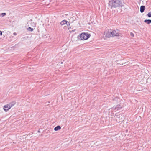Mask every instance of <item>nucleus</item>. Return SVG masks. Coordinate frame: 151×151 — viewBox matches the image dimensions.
I'll return each instance as SVG.
<instances>
[{
  "label": "nucleus",
  "mask_w": 151,
  "mask_h": 151,
  "mask_svg": "<svg viewBox=\"0 0 151 151\" xmlns=\"http://www.w3.org/2000/svg\"><path fill=\"white\" fill-rule=\"evenodd\" d=\"M105 36L107 38L111 37V29L106 30L104 32Z\"/></svg>",
  "instance_id": "39448f33"
},
{
  "label": "nucleus",
  "mask_w": 151,
  "mask_h": 151,
  "mask_svg": "<svg viewBox=\"0 0 151 151\" xmlns=\"http://www.w3.org/2000/svg\"><path fill=\"white\" fill-rule=\"evenodd\" d=\"M35 26H34V27H35L36 26V24H35Z\"/></svg>",
  "instance_id": "dca6fc26"
},
{
  "label": "nucleus",
  "mask_w": 151,
  "mask_h": 151,
  "mask_svg": "<svg viewBox=\"0 0 151 151\" xmlns=\"http://www.w3.org/2000/svg\"><path fill=\"white\" fill-rule=\"evenodd\" d=\"M111 37L115 36H119L120 35L119 31L118 30H115L111 29Z\"/></svg>",
  "instance_id": "20e7f679"
},
{
  "label": "nucleus",
  "mask_w": 151,
  "mask_h": 151,
  "mask_svg": "<svg viewBox=\"0 0 151 151\" xmlns=\"http://www.w3.org/2000/svg\"><path fill=\"white\" fill-rule=\"evenodd\" d=\"M145 9V6H141L140 8V11L141 13L143 12Z\"/></svg>",
  "instance_id": "0eeeda50"
},
{
  "label": "nucleus",
  "mask_w": 151,
  "mask_h": 151,
  "mask_svg": "<svg viewBox=\"0 0 151 151\" xmlns=\"http://www.w3.org/2000/svg\"><path fill=\"white\" fill-rule=\"evenodd\" d=\"M109 4L113 7H119L122 5L121 0H113L109 1Z\"/></svg>",
  "instance_id": "f257e3e1"
},
{
  "label": "nucleus",
  "mask_w": 151,
  "mask_h": 151,
  "mask_svg": "<svg viewBox=\"0 0 151 151\" xmlns=\"http://www.w3.org/2000/svg\"><path fill=\"white\" fill-rule=\"evenodd\" d=\"M130 35L131 36H132V37L134 36V35L132 33H131Z\"/></svg>",
  "instance_id": "ddd939ff"
},
{
  "label": "nucleus",
  "mask_w": 151,
  "mask_h": 151,
  "mask_svg": "<svg viewBox=\"0 0 151 151\" xmlns=\"http://www.w3.org/2000/svg\"><path fill=\"white\" fill-rule=\"evenodd\" d=\"M147 16L149 17H151V12L148 13L147 14Z\"/></svg>",
  "instance_id": "9b49d317"
},
{
  "label": "nucleus",
  "mask_w": 151,
  "mask_h": 151,
  "mask_svg": "<svg viewBox=\"0 0 151 151\" xmlns=\"http://www.w3.org/2000/svg\"><path fill=\"white\" fill-rule=\"evenodd\" d=\"M144 22L147 24H149L151 23V20H145L144 21Z\"/></svg>",
  "instance_id": "1a4fd4ad"
},
{
  "label": "nucleus",
  "mask_w": 151,
  "mask_h": 151,
  "mask_svg": "<svg viewBox=\"0 0 151 151\" xmlns=\"http://www.w3.org/2000/svg\"><path fill=\"white\" fill-rule=\"evenodd\" d=\"M13 35H14L15 36V35H17V33H16V32H14V33H13Z\"/></svg>",
  "instance_id": "4468645a"
},
{
  "label": "nucleus",
  "mask_w": 151,
  "mask_h": 151,
  "mask_svg": "<svg viewBox=\"0 0 151 151\" xmlns=\"http://www.w3.org/2000/svg\"><path fill=\"white\" fill-rule=\"evenodd\" d=\"M15 104V102H12L9 104H6L5 105L4 107V111L9 110L12 106H14Z\"/></svg>",
  "instance_id": "7ed1b4c3"
},
{
  "label": "nucleus",
  "mask_w": 151,
  "mask_h": 151,
  "mask_svg": "<svg viewBox=\"0 0 151 151\" xmlns=\"http://www.w3.org/2000/svg\"><path fill=\"white\" fill-rule=\"evenodd\" d=\"M90 35L88 33H82L80 35V37L82 40H85L90 37Z\"/></svg>",
  "instance_id": "f03ea898"
},
{
  "label": "nucleus",
  "mask_w": 151,
  "mask_h": 151,
  "mask_svg": "<svg viewBox=\"0 0 151 151\" xmlns=\"http://www.w3.org/2000/svg\"><path fill=\"white\" fill-rule=\"evenodd\" d=\"M60 24L61 25H63L65 24H66L68 26H69L70 28V23L65 20H63L61 22Z\"/></svg>",
  "instance_id": "423d86ee"
},
{
  "label": "nucleus",
  "mask_w": 151,
  "mask_h": 151,
  "mask_svg": "<svg viewBox=\"0 0 151 151\" xmlns=\"http://www.w3.org/2000/svg\"><path fill=\"white\" fill-rule=\"evenodd\" d=\"M61 128V127L60 126H58L54 128V129L55 131H57L60 130Z\"/></svg>",
  "instance_id": "6e6552de"
},
{
  "label": "nucleus",
  "mask_w": 151,
  "mask_h": 151,
  "mask_svg": "<svg viewBox=\"0 0 151 151\" xmlns=\"http://www.w3.org/2000/svg\"><path fill=\"white\" fill-rule=\"evenodd\" d=\"M6 15V13H2L1 14V15L2 16H4Z\"/></svg>",
  "instance_id": "f8f14e48"
},
{
  "label": "nucleus",
  "mask_w": 151,
  "mask_h": 151,
  "mask_svg": "<svg viewBox=\"0 0 151 151\" xmlns=\"http://www.w3.org/2000/svg\"><path fill=\"white\" fill-rule=\"evenodd\" d=\"M2 32L1 31H0V35H2Z\"/></svg>",
  "instance_id": "2eb2a0df"
},
{
  "label": "nucleus",
  "mask_w": 151,
  "mask_h": 151,
  "mask_svg": "<svg viewBox=\"0 0 151 151\" xmlns=\"http://www.w3.org/2000/svg\"><path fill=\"white\" fill-rule=\"evenodd\" d=\"M27 29L30 32H32L33 30V29L30 27H28Z\"/></svg>",
  "instance_id": "9d476101"
}]
</instances>
